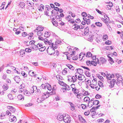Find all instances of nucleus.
I'll use <instances>...</instances> for the list:
<instances>
[{
    "label": "nucleus",
    "instance_id": "bf43d9fd",
    "mask_svg": "<svg viewBox=\"0 0 123 123\" xmlns=\"http://www.w3.org/2000/svg\"><path fill=\"white\" fill-rule=\"evenodd\" d=\"M118 86H120V84L121 83L122 86H123V81H117L116 82Z\"/></svg>",
    "mask_w": 123,
    "mask_h": 123
},
{
    "label": "nucleus",
    "instance_id": "7ed1b4c3",
    "mask_svg": "<svg viewBox=\"0 0 123 123\" xmlns=\"http://www.w3.org/2000/svg\"><path fill=\"white\" fill-rule=\"evenodd\" d=\"M71 118L69 116L65 115L63 120L64 122L66 123H69L71 122Z\"/></svg>",
    "mask_w": 123,
    "mask_h": 123
},
{
    "label": "nucleus",
    "instance_id": "8fccbe9b",
    "mask_svg": "<svg viewBox=\"0 0 123 123\" xmlns=\"http://www.w3.org/2000/svg\"><path fill=\"white\" fill-rule=\"evenodd\" d=\"M116 82V80L115 79H113L112 80H111L110 81V84H113V85H114L115 83Z\"/></svg>",
    "mask_w": 123,
    "mask_h": 123
},
{
    "label": "nucleus",
    "instance_id": "338daca9",
    "mask_svg": "<svg viewBox=\"0 0 123 123\" xmlns=\"http://www.w3.org/2000/svg\"><path fill=\"white\" fill-rule=\"evenodd\" d=\"M103 38L104 40H106L108 39V36L107 35H105L103 36Z\"/></svg>",
    "mask_w": 123,
    "mask_h": 123
},
{
    "label": "nucleus",
    "instance_id": "393cba45",
    "mask_svg": "<svg viewBox=\"0 0 123 123\" xmlns=\"http://www.w3.org/2000/svg\"><path fill=\"white\" fill-rule=\"evenodd\" d=\"M18 98L19 100H23L24 99V97L22 95L19 94L18 96Z\"/></svg>",
    "mask_w": 123,
    "mask_h": 123
},
{
    "label": "nucleus",
    "instance_id": "7c9ffc66",
    "mask_svg": "<svg viewBox=\"0 0 123 123\" xmlns=\"http://www.w3.org/2000/svg\"><path fill=\"white\" fill-rule=\"evenodd\" d=\"M106 77L107 79L108 80H110L112 78L111 75L110 74L107 73Z\"/></svg>",
    "mask_w": 123,
    "mask_h": 123
},
{
    "label": "nucleus",
    "instance_id": "bb28decb",
    "mask_svg": "<svg viewBox=\"0 0 123 123\" xmlns=\"http://www.w3.org/2000/svg\"><path fill=\"white\" fill-rule=\"evenodd\" d=\"M74 26V30H77L78 29H80V25L75 24Z\"/></svg>",
    "mask_w": 123,
    "mask_h": 123
},
{
    "label": "nucleus",
    "instance_id": "6e6552de",
    "mask_svg": "<svg viewBox=\"0 0 123 123\" xmlns=\"http://www.w3.org/2000/svg\"><path fill=\"white\" fill-rule=\"evenodd\" d=\"M116 77L117 78V80L119 81H122V76L121 75L118 74L117 73L116 74Z\"/></svg>",
    "mask_w": 123,
    "mask_h": 123
},
{
    "label": "nucleus",
    "instance_id": "c756f323",
    "mask_svg": "<svg viewBox=\"0 0 123 123\" xmlns=\"http://www.w3.org/2000/svg\"><path fill=\"white\" fill-rule=\"evenodd\" d=\"M56 77L59 81H60V80H62L63 79L62 77L60 75H57L56 76Z\"/></svg>",
    "mask_w": 123,
    "mask_h": 123
},
{
    "label": "nucleus",
    "instance_id": "4be33fe9",
    "mask_svg": "<svg viewBox=\"0 0 123 123\" xmlns=\"http://www.w3.org/2000/svg\"><path fill=\"white\" fill-rule=\"evenodd\" d=\"M89 32V28L88 27H86L85 29L84 34L85 35H88Z\"/></svg>",
    "mask_w": 123,
    "mask_h": 123
},
{
    "label": "nucleus",
    "instance_id": "5fc2aeb1",
    "mask_svg": "<svg viewBox=\"0 0 123 123\" xmlns=\"http://www.w3.org/2000/svg\"><path fill=\"white\" fill-rule=\"evenodd\" d=\"M64 87H65V89L66 90L69 91L70 89V87L69 86L67 85V84H66V85Z\"/></svg>",
    "mask_w": 123,
    "mask_h": 123
},
{
    "label": "nucleus",
    "instance_id": "4d7b16f0",
    "mask_svg": "<svg viewBox=\"0 0 123 123\" xmlns=\"http://www.w3.org/2000/svg\"><path fill=\"white\" fill-rule=\"evenodd\" d=\"M44 7V6L42 4H41L39 8V10L42 11L43 10Z\"/></svg>",
    "mask_w": 123,
    "mask_h": 123
},
{
    "label": "nucleus",
    "instance_id": "e433bc0d",
    "mask_svg": "<svg viewBox=\"0 0 123 123\" xmlns=\"http://www.w3.org/2000/svg\"><path fill=\"white\" fill-rule=\"evenodd\" d=\"M90 100V99L88 97L86 96L85 97L84 99L83 100L84 102H87L89 101Z\"/></svg>",
    "mask_w": 123,
    "mask_h": 123
},
{
    "label": "nucleus",
    "instance_id": "2eb2a0df",
    "mask_svg": "<svg viewBox=\"0 0 123 123\" xmlns=\"http://www.w3.org/2000/svg\"><path fill=\"white\" fill-rule=\"evenodd\" d=\"M51 33L50 31H46L45 33L44 36L45 37H48L51 35Z\"/></svg>",
    "mask_w": 123,
    "mask_h": 123
},
{
    "label": "nucleus",
    "instance_id": "39448f33",
    "mask_svg": "<svg viewBox=\"0 0 123 123\" xmlns=\"http://www.w3.org/2000/svg\"><path fill=\"white\" fill-rule=\"evenodd\" d=\"M100 106V105H98L96 107H93L90 110V111L91 112H93L92 114V115H94L96 114V113L95 112V110L96 109L99 108V107Z\"/></svg>",
    "mask_w": 123,
    "mask_h": 123
},
{
    "label": "nucleus",
    "instance_id": "f3484780",
    "mask_svg": "<svg viewBox=\"0 0 123 123\" xmlns=\"http://www.w3.org/2000/svg\"><path fill=\"white\" fill-rule=\"evenodd\" d=\"M27 4L29 6L31 7V9H34L33 6H34V3L32 2H30L29 1H27Z\"/></svg>",
    "mask_w": 123,
    "mask_h": 123
},
{
    "label": "nucleus",
    "instance_id": "f8f14e48",
    "mask_svg": "<svg viewBox=\"0 0 123 123\" xmlns=\"http://www.w3.org/2000/svg\"><path fill=\"white\" fill-rule=\"evenodd\" d=\"M64 115H58L57 117V119L60 121H63L64 117Z\"/></svg>",
    "mask_w": 123,
    "mask_h": 123
},
{
    "label": "nucleus",
    "instance_id": "603ef678",
    "mask_svg": "<svg viewBox=\"0 0 123 123\" xmlns=\"http://www.w3.org/2000/svg\"><path fill=\"white\" fill-rule=\"evenodd\" d=\"M85 74L87 77H90L91 76L90 73L88 71H85Z\"/></svg>",
    "mask_w": 123,
    "mask_h": 123
},
{
    "label": "nucleus",
    "instance_id": "13d9d810",
    "mask_svg": "<svg viewBox=\"0 0 123 123\" xmlns=\"http://www.w3.org/2000/svg\"><path fill=\"white\" fill-rule=\"evenodd\" d=\"M46 84H42L41 86V89H45L46 88Z\"/></svg>",
    "mask_w": 123,
    "mask_h": 123
},
{
    "label": "nucleus",
    "instance_id": "6ab92c4d",
    "mask_svg": "<svg viewBox=\"0 0 123 123\" xmlns=\"http://www.w3.org/2000/svg\"><path fill=\"white\" fill-rule=\"evenodd\" d=\"M44 28L43 27H42L40 26H38L37 28L35 30H34V31L35 32H37V30L38 31H42L43 30Z\"/></svg>",
    "mask_w": 123,
    "mask_h": 123
},
{
    "label": "nucleus",
    "instance_id": "f03ea898",
    "mask_svg": "<svg viewBox=\"0 0 123 123\" xmlns=\"http://www.w3.org/2000/svg\"><path fill=\"white\" fill-rule=\"evenodd\" d=\"M67 77L68 81L70 82H71L74 83L77 80L75 77H74V76L72 77L70 75H68Z\"/></svg>",
    "mask_w": 123,
    "mask_h": 123
},
{
    "label": "nucleus",
    "instance_id": "e2e57ef3",
    "mask_svg": "<svg viewBox=\"0 0 123 123\" xmlns=\"http://www.w3.org/2000/svg\"><path fill=\"white\" fill-rule=\"evenodd\" d=\"M98 85L99 86V87H103V84L102 82L98 81Z\"/></svg>",
    "mask_w": 123,
    "mask_h": 123
},
{
    "label": "nucleus",
    "instance_id": "49530a36",
    "mask_svg": "<svg viewBox=\"0 0 123 123\" xmlns=\"http://www.w3.org/2000/svg\"><path fill=\"white\" fill-rule=\"evenodd\" d=\"M56 88H55L54 86H53V88L52 89V92H50V95H54L55 93V90Z\"/></svg>",
    "mask_w": 123,
    "mask_h": 123
},
{
    "label": "nucleus",
    "instance_id": "4468645a",
    "mask_svg": "<svg viewBox=\"0 0 123 123\" xmlns=\"http://www.w3.org/2000/svg\"><path fill=\"white\" fill-rule=\"evenodd\" d=\"M7 107L10 111L12 112H14L15 111V108L12 106H7Z\"/></svg>",
    "mask_w": 123,
    "mask_h": 123
},
{
    "label": "nucleus",
    "instance_id": "c9c22d12",
    "mask_svg": "<svg viewBox=\"0 0 123 123\" xmlns=\"http://www.w3.org/2000/svg\"><path fill=\"white\" fill-rule=\"evenodd\" d=\"M2 87L4 89V91L7 90L8 88V87L6 84H4L2 86Z\"/></svg>",
    "mask_w": 123,
    "mask_h": 123
},
{
    "label": "nucleus",
    "instance_id": "ddd939ff",
    "mask_svg": "<svg viewBox=\"0 0 123 123\" xmlns=\"http://www.w3.org/2000/svg\"><path fill=\"white\" fill-rule=\"evenodd\" d=\"M106 60L103 57H100L99 58V61L100 64H105L106 62Z\"/></svg>",
    "mask_w": 123,
    "mask_h": 123
},
{
    "label": "nucleus",
    "instance_id": "ea45409f",
    "mask_svg": "<svg viewBox=\"0 0 123 123\" xmlns=\"http://www.w3.org/2000/svg\"><path fill=\"white\" fill-rule=\"evenodd\" d=\"M72 91L74 92V94H78L79 92L78 90L76 88L72 89Z\"/></svg>",
    "mask_w": 123,
    "mask_h": 123
},
{
    "label": "nucleus",
    "instance_id": "c85d7f7f",
    "mask_svg": "<svg viewBox=\"0 0 123 123\" xmlns=\"http://www.w3.org/2000/svg\"><path fill=\"white\" fill-rule=\"evenodd\" d=\"M24 94L25 95L28 96L30 95L31 93L28 91L25 90L24 92Z\"/></svg>",
    "mask_w": 123,
    "mask_h": 123
},
{
    "label": "nucleus",
    "instance_id": "aec40b11",
    "mask_svg": "<svg viewBox=\"0 0 123 123\" xmlns=\"http://www.w3.org/2000/svg\"><path fill=\"white\" fill-rule=\"evenodd\" d=\"M78 79L82 81L85 78V76L82 74H80L78 76Z\"/></svg>",
    "mask_w": 123,
    "mask_h": 123
},
{
    "label": "nucleus",
    "instance_id": "cd10ccee",
    "mask_svg": "<svg viewBox=\"0 0 123 123\" xmlns=\"http://www.w3.org/2000/svg\"><path fill=\"white\" fill-rule=\"evenodd\" d=\"M32 48L35 50H37L39 48H38V46H37V45H36L33 44L31 46Z\"/></svg>",
    "mask_w": 123,
    "mask_h": 123
},
{
    "label": "nucleus",
    "instance_id": "052dcab7",
    "mask_svg": "<svg viewBox=\"0 0 123 123\" xmlns=\"http://www.w3.org/2000/svg\"><path fill=\"white\" fill-rule=\"evenodd\" d=\"M91 65H92L94 66H96L97 65V63H96L94 61H91Z\"/></svg>",
    "mask_w": 123,
    "mask_h": 123
},
{
    "label": "nucleus",
    "instance_id": "b1692460",
    "mask_svg": "<svg viewBox=\"0 0 123 123\" xmlns=\"http://www.w3.org/2000/svg\"><path fill=\"white\" fill-rule=\"evenodd\" d=\"M25 5V3L22 2H20L18 4V6H20L21 8H23Z\"/></svg>",
    "mask_w": 123,
    "mask_h": 123
},
{
    "label": "nucleus",
    "instance_id": "f257e3e1",
    "mask_svg": "<svg viewBox=\"0 0 123 123\" xmlns=\"http://www.w3.org/2000/svg\"><path fill=\"white\" fill-rule=\"evenodd\" d=\"M47 51L48 54L50 55H53L55 52L54 47L50 46H48V48L47 49Z\"/></svg>",
    "mask_w": 123,
    "mask_h": 123
},
{
    "label": "nucleus",
    "instance_id": "680f3d73",
    "mask_svg": "<svg viewBox=\"0 0 123 123\" xmlns=\"http://www.w3.org/2000/svg\"><path fill=\"white\" fill-rule=\"evenodd\" d=\"M82 16L85 17H87V14L85 12H83L81 14Z\"/></svg>",
    "mask_w": 123,
    "mask_h": 123
},
{
    "label": "nucleus",
    "instance_id": "0e129e2a",
    "mask_svg": "<svg viewBox=\"0 0 123 123\" xmlns=\"http://www.w3.org/2000/svg\"><path fill=\"white\" fill-rule=\"evenodd\" d=\"M37 46H38V47H40L41 48L43 46V43H39L37 44Z\"/></svg>",
    "mask_w": 123,
    "mask_h": 123
},
{
    "label": "nucleus",
    "instance_id": "4c0bfd02",
    "mask_svg": "<svg viewBox=\"0 0 123 123\" xmlns=\"http://www.w3.org/2000/svg\"><path fill=\"white\" fill-rule=\"evenodd\" d=\"M59 83L61 86H65L66 85V84L62 81H59L58 82Z\"/></svg>",
    "mask_w": 123,
    "mask_h": 123
},
{
    "label": "nucleus",
    "instance_id": "a878e982",
    "mask_svg": "<svg viewBox=\"0 0 123 123\" xmlns=\"http://www.w3.org/2000/svg\"><path fill=\"white\" fill-rule=\"evenodd\" d=\"M66 65L71 70H73L75 69L74 67L70 64H67Z\"/></svg>",
    "mask_w": 123,
    "mask_h": 123
},
{
    "label": "nucleus",
    "instance_id": "79ce46f5",
    "mask_svg": "<svg viewBox=\"0 0 123 123\" xmlns=\"http://www.w3.org/2000/svg\"><path fill=\"white\" fill-rule=\"evenodd\" d=\"M61 41L60 40H57L55 41V45H58L60 44L61 43Z\"/></svg>",
    "mask_w": 123,
    "mask_h": 123
},
{
    "label": "nucleus",
    "instance_id": "473e14b6",
    "mask_svg": "<svg viewBox=\"0 0 123 123\" xmlns=\"http://www.w3.org/2000/svg\"><path fill=\"white\" fill-rule=\"evenodd\" d=\"M68 70V69L67 68H65L62 71V74L64 75L66 74Z\"/></svg>",
    "mask_w": 123,
    "mask_h": 123
},
{
    "label": "nucleus",
    "instance_id": "9b49d317",
    "mask_svg": "<svg viewBox=\"0 0 123 123\" xmlns=\"http://www.w3.org/2000/svg\"><path fill=\"white\" fill-rule=\"evenodd\" d=\"M9 120L11 122H15L17 120V119L15 116H11L9 118Z\"/></svg>",
    "mask_w": 123,
    "mask_h": 123
},
{
    "label": "nucleus",
    "instance_id": "a19ab883",
    "mask_svg": "<svg viewBox=\"0 0 123 123\" xmlns=\"http://www.w3.org/2000/svg\"><path fill=\"white\" fill-rule=\"evenodd\" d=\"M52 22L53 25L55 26H57L58 25V23L56 21H53V20Z\"/></svg>",
    "mask_w": 123,
    "mask_h": 123
},
{
    "label": "nucleus",
    "instance_id": "2f4dec72",
    "mask_svg": "<svg viewBox=\"0 0 123 123\" xmlns=\"http://www.w3.org/2000/svg\"><path fill=\"white\" fill-rule=\"evenodd\" d=\"M47 89L49 91H50L52 89V88L51 85L48 83L46 84Z\"/></svg>",
    "mask_w": 123,
    "mask_h": 123
},
{
    "label": "nucleus",
    "instance_id": "3c124183",
    "mask_svg": "<svg viewBox=\"0 0 123 123\" xmlns=\"http://www.w3.org/2000/svg\"><path fill=\"white\" fill-rule=\"evenodd\" d=\"M21 74L22 76H24L25 78L27 77V74L25 73L23 71H21Z\"/></svg>",
    "mask_w": 123,
    "mask_h": 123
},
{
    "label": "nucleus",
    "instance_id": "0eeeda50",
    "mask_svg": "<svg viewBox=\"0 0 123 123\" xmlns=\"http://www.w3.org/2000/svg\"><path fill=\"white\" fill-rule=\"evenodd\" d=\"M66 19L71 24H73L75 23L74 21H72V19L71 18V17L70 15L67 16L66 17Z\"/></svg>",
    "mask_w": 123,
    "mask_h": 123
},
{
    "label": "nucleus",
    "instance_id": "9d476101",
    "mask_svg": "<svg viewBox=\"0 0 123 123\" xmlns=\"http://www.w3.org/2000/svg\"><path fill=\"white\" fill-rule=\"evenodd\" d=\"M13 79L16 82L18 83H19L21 80L20 77L18 76H15Z\"/></svg>",
    "mask_w": 123,
    "mask_h": 123
},
{
    "label": "nucleus",
    "instance_id": "1a4fd4ad",
    "mask_svg": "<svg viewBox=\"0 0 123 123\" xmlns=\"http://www.w3.org/2000/svg\"><path fill=\"white\" fill-rule=\"evenodd\" d=\"M49 93L48 92L46 93H43L42 97V98L44 99L47 98L49 96Z\"/></svg>",
    "mask_w": 123,
    "mask_h": 123
},
{
    "label": "nucleus",
    "instance_id": "f704fd0d",
    "mask_svg": "<svg viewBox=\"0 0 123 123\" xmlns=\"http://www.w3.org/2000/svg\"><path fill=\"white\" fill-rule=\"evenodd\" d=\"M83 95L82 93L78 94L77 95V97L80 99H81L82 98Z\"/></svg>",
    "mask_w": 123,
    "mask_h": 123
},
{
    "label": "nucleus",
    "instance_id": "58836bf2",
    "mask_svg": "<svg viewBox=\"0 0 123 123\" xmlns=\"http://www.w3.org/2000/svg\"><path fill=\"white\" fill-rule=\"evenodd\" d=\"M108 57L109 58L108 60L109 61L110 63L111 64H112L114 62L113 61L112 59L110 56H108Z\"/></svg>",
    "mask_w": 123,
    "mask_h": 123
},
{
    "label": "nucleus",
    "instance_id": "423d86ee",
    "mask_svg": "<svg viewBox=\"0 0 123 123\" xmlns=\"http://www.w3.org/2000/svg\"><path fill=\"white\" fill-rule=\"evenodd\" d=\"M94 98H92L90 100L88 103L87 106L89 108H90L93 105V101Z\"/></svg>",
    "mask_w": 123,
    "mask_h": 123
},
{
    "label": "nucleus",
    "instance_id": "5701e85b",
    "mask_svg": "<svg viewBox=\"0 0 123 123\" xmlns=\"http://www.w3.org/2000/svg\"><path fill=\"white\" fill-rule=\"evenodd\" d=\"M25 51L23 49H21L20 51V55L22 57L25 55Z\"/></svg>",
    "mask_w": 123,
    "mask_h": 123
},
{
    "label": "nucleus",
    "instance_id": "69168bd1",
    "mask_svg": "<svg viewBox=\"0 0 123 123\" xmlns=\"http://www.w3.org/2000/svg\"><path fill=\"white\" fill-rule=\"evenodd\" d=\"M107 17L106 18V17H105V19L103 18L104 19V20L106 22H109V17H108L107 16H106Z\"/></svg>",
    "mask_w": 123,
    "mask_h": 123
},
{
    "label": "nucleus",
    "instance_id": "20e7f679",
    "mask_svg": "<svg viewBox=\"0 0 123 123\" xmlns=\"http://www.w3.org/2000/svg\"><path fill=\"white\" fill-rule=\"evenodd\" d=\"M44 42L45 44H48L50 46L52 47L53 46V43L52 42V40H51L49 41L48 39L46 38L44 39Z\"/></svg>",
    "mask_w": 123,
    "mask_h": 123
},
{
    "label": "nucleus",
    "instance_id": "6e6d98bb",
    "mask_svg": "<svg viewBox=\"0 0 123 123\" xmlns=\"http://www.w3.org/2000/svg\"><path fill=\"white\" fill-rule=\"evenodd\" d=\"M97 76L99 78L100 80H102V81H103L104 80V79L101 76H100L99 74H97Z\"/></svg>",
    "mask_w": 123,
    "mask_h": 123
},
{
    "label": "nucleus",
    "instance_id": "37998d69",
    "mask_svg": "<svg viewBox=\"0 0 123 123\" xmlns=\"http://www.w3.org/2000/svg\"><path fill=\"white\" fill-rule=\"evenodd\" d=\"M45 49L46 47L45 46H43L42 47L39 48L38 49L40 51H43L45 50Z\"/></svg>",
    "mask_w": 123,
    "mask_h": 123
},
{
    "label": "nucleus",
    "instance_id": "09e8293b",
    "mask_svg": "<svg viewBox=\"0 0 123 123\" xmlns=\"http://www.w3.org/2000/svg\"><path fill=\"white\" fill-rule=\"evenodd\" d=\"M92 54L90 52H88L87 53V54L86 55V57H90L92 56Z\"/></svg>",
    "mask_w": 123,
    "mask_h": 123
},
{
    "label": "nucleus",
    "instance_id": "412c9836",
    "mask_svg": "<svg viewBox=\"0 0 123 123\" xmlns=\"http://www.w3.org/2000/svg\"><path fill=\"white\" fill-rule=\"evenodd\" d=\"M29 74L30 76H34L35 77H36V76L37 75V74H34V72H32V70H31L29 71Z\"/></svg>",
    "mask_w": 123,
    "mask_h": 123
},
{
    "label": "nucleus",
    "instance_id": "a18cd8bd",
    "mask_svg": "<svg viewBox=\"0 0 123 123\" xmlns=\"http://www.w3.org/2000/svg\"><path fill=\"white\" fill-rule=\"evenodd\" d=\"M95 24L97 26L99 27H101L102 26V24L99 22H96Z\"/></svg>",
    "mask_w": 123,
    "mask_h": 123
},
{
    "label": "nucleus",
    "instance_id": "864d4df0",
    "mask_svg": "<svg viewBox=\"0 0 123 123\" xmlns=\"http://www.w3.org/2000/svg\"><path fill=\"white\" fill-rule=\"evenodd\" d=\"M25 87V85L24 84H22L19 87L20 90L24 89Z\"/></svg>",
    "mask_w": 123,
    "mask_h": 123
},
{
    "label": "nucleus",
    "instance_id": "de8ad7c7",
    "mask_svg": "<svg viewBox=\"0 0 123 123\" xmlns=\"http://www.w3.org/2000/svg\"><path fill=\"white\" fill-rule=\"evenodd\" d=\"M8 96L10 99L13 100L14 98L13 97V96L12 95V94H9L8 95Z\"/></svg>",
    "mask_w": 123,
    "mask_h": 123
},
{
    "label": "nucleus",
    "instance_id": "dca6fc26",
    "mask_svg": "<svg viewBox=\"0 0 123 123\" xmlns=\"http://www.w3.org/2000/svg\"><path fill=\"white\" fill-rule=\"evenodd\" d=\"M37 89V87L36 86H33L32 87H31V92L32 93H34V92H36Z\"/></svg>",
    "mask_w": 123,
    "mask_h": 123
},
{
    "label": "nucleus",
    "instance_id": "c03bdc74",
    "mask_svg": "<svg viewBox=\"0 0 123 123\" xmlns=\"http://www.w3.org/2000/svg\"><path fill=\"white\" fill-rule=\"evenodd\" d=\"M99 102L98 101L94 99L93 101V105H97L99 104Z\"/></svg>",
    "mask_w": 123,
    "mask_h": 123
},
{
    "label": "nucleus",
    "instance_id": "774afa93",
    "mask_svg": "<svg viewBox=\"0 0 123 123\" xmlns=\"http://www.w3.org/2000/svg\"><path fill=\"white\" fill-rule=\"evenodd\" d=\"M19 29L20 30H22V31H24V26L23 25H22V24L21 25H20V26L19 27Z\"/></svg>",
    "mask_w": 123,
    "mask_h": 123
},
{
    "label": "nucleus",
    "instance_id": "a211bd4d",
    "mask_svg": "<svg viewBox=\"0 0 123 123\" xmlns=\"http://www.w3.org/2000/svg\"><path fill=\"white\" fill-rule=\"evenodd\" d=\"M75 71L78 74H82L83 73V70L81 68L76 69L75 70Z\"/></svg>",
    "mask_w": 123,
    "mask_h": 123
},
{
    "label": "nucleus",
    "instance_id": "72a5a7b5",
    "mask_svg": "<svg viewBox=\"0 0 123 123\" xmlns=\"http://www.w3.org/2000/svg\"><path fill=\"white\" fill-rule=\"evenodd\" d=\"M69 103L71 107V110L73 111L75 109V107L74 105L72 103L70 102H69Z\"/></svg>",
    "mask_w": 123,
    "mask_h": 123
}]
</instances>
